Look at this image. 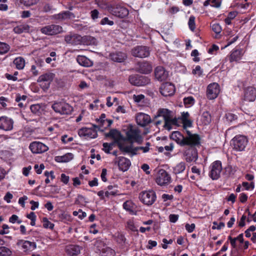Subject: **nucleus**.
Returning <instances> with one entry per match:
<instances>
[{
	"instance_id": "f257e3e1",
	"label": "nucleus",
	"mask_w": 256,
	"mask_h": 256,
	"mask_svg": "<svg viewBox=\"0 0 256 256\" xmlns=\"http://www.w3.org/2000/svg\"><path fill=\"white\" fill-rule=\"evenodd\" d=\"M248 142V138L246 136L238 134L231 140L230 145L234 151L242 152L245 150Z\"/></svg>"
},
{
	"instance_id": "f03ea898",
	"label": "nucleus",
	"mask_w": 256,
	"mask_h": 256,
	"mask_svg": "<svg viewBox=\"0 0 256 256\" xmlns=\"http://www.w3.org/2000/svg\"><path fill=\"white\" fill-rule=\"evenodd\" d=\"M126 139L131 143L136 142L140 144L142 142V137L140 130L136 126H130L126 133Z\"/></svg>"
},
{
	"instance_id": "7ed1b4c3",
	"label": "nucleus",
	"mask_w": 256,
	"mask_h": 256,
	"mask_svg": "<svg viewBox=\"0 0 256 256\" xmlns=\"http://www.w3.org/2000/svg\"><path fill=\"white\" fill-rule=\"evenodd\" d=\"M222 170V162L220 160H216L209 166L208 176L212 180H218L220 178Z\"/></svg>"
},
{
	"instance_id": "20e7f679",
	"label": "nucleus",
	"mask_w": 256,
	"mask_h": 256,
	"mask_svg": "<svg viewBox=\"0 0 256 256\" xmlns=\"http://www.w3.org/2000/svg\"><path fill=\"white\" fill-rule=\"evenodd\" d=\"M54 111L60 114H70L72 110V107L64 102H54L52 105Z\"/></svg>"
},
{
	"instance_id": "39448f33",
	"label": "nucleus",
	"mask_w": 256,
	"mask_h": 256,
	"mask_svg": "<svg viewBox=\"0 0 256 256\" xmlns=\"http://www.w3.org/2000/svg\"><path fill=\"white\" fill-rule=\"evenodd\" d=\"M171 181V177L168 172L164 169L158 170L156 178L158 184L160 186L168 185Z\"/></svg>"
},
{
	"instance_id": "423d86ee",
	"label": "nucleus",
	"mask_w": 256,
	"mask_h": 256,
	"mask_svg": "<svg viewBox=\"0 0 256 256\" xmlns=\"http://www.w3.org/2000/svg\"><path fill=\"white\" fill-rule=\"evenodd\" d=\"M139 198L144 204L150 206L155 202L156 194L153 190L144 191L140 194Z\"/></svg>"
},
{
	"instance_id": "0eeeda50",
	"label": "nucleus",
	"mask_w": 256,
	"mask_h": 256,
	"mask_svg": "<svg viewBox=\"0 0 256 256\" xmlns=\"http://www.w3.org/2000/svg\"><path fill=\"white\" fill-rule=\"evenodd\" d=\"M98 126L92 125V128H82L78 131V134L80 137L85 138H94L97 137L98 134L96 128H98Z\"/></svg>"
},
{
	"instance_id": "6e6552de",
	"label": "nucleus",
	"mask_w": 256,
	"mask_h": 256,
	"mask_svg": "<svg viewBox=\"0 0 256 256\" xmlns=\"http://www.w3.org/2000/svg\"><path fill=\"white\" fill-rule=\"evenodd\" d=\"M187 135L184 137L185 144L184 146H188L192 148L198 146L200 143V138L197 134H192L189 130H186Z\"/></svg>"
},
{
	"instance_id": "1a4fd4ad",
	"label": "nucleus",
	"mask_w": 256,
	"mask_h": 256,
	"mask_svg": "<svg viewBox=\"0 0 256 256\" xmlns=\"http://www.w3.org/2000/svg\"><path fill=\"white\" fill-rule=\"evenodd\" d=\"M55 78V74L52 72H46L40 76L38 82L42 83L41 86L44 90H47L50 88V84Z\"/></svg>"
},
{
	"instance_id": "9d476101",
	"label": "nucleus",
	"mask_w": 256,
	"mask_h": 256,
	"mask_svg": "<svg viewBox=\"0 0 256 256\" xmlns=\"http://www.w3.org/2000/svg\"><path fill=\"white\" fill-rule=\"evenodd\" d=\"M40 31L42 34L53 36L61 33L62 28L57 24H50L42 28Z\"/></svg>"
},
{
	"instance_id": "9b49d317",
	"label": "nucleus",
	"mask_w": 256,
	"mask_h": 256,
	"mask_svg": "<svg viewBox=\"0 0 256 256\" xmlns=\"http://www.w3.org/2000/svg\"><path fill=\"white\" fill-rule=\"evenodd\" d=\"M128 80L132 84L136 86H145L150 82V80L148 77L136 74L130 75Z\"/></svg>"
},
{
	"instance_id": "f8f14e48",
	"label": "nucleus",
	"mask_w": 256,
	"mask_h": 256,
	"mask_svg": "<svg viewBox=\"0 0 256 256\" xmlns=\"http://www.w3.org/2000/svg\"><path fill=\"white\" fill-rule=\"evenodd\" d=\"M220 92V88L218 84L213 82L208 85L206 89V97L210 100L216 98Z\"/></svg>"
},
{
	"instance_id": "ddd939ff",
	"label": "nucleus",
	"mask_w": 256,
	"mask_h": 256,
	"mask_svg": "<svg viewBox=\"0 0 256 256\" xmlns=\"http://www.w3.org/2000/svg\"><path fill=\"white\" fill-rule=\"evenodd\" d=\"M16 245L24 252H32L36 248V242L24 240H18L16 242Z\"/></svg>"
},
{
	"instance_id": "4468645a",
	"label": "nucleus",
	"mask_w": 256,
	"mask_h": 256,
	"mask_svg": "<svg viewBox=\"0 0 256 256\" xmlns=\"http://www.w3.org/2000/svg\"><path fill=\"white\" fill-rule=\"evenodd\" d=\"M132 54L135 57L144 58L149 56L150 50L149 48L146 46H139L132 50Z\"/></svg>"
},
{
	"instance_id": "2eb2a0df",
	"label": "nucleus",
	"mask_w": 256,
	"mask_h": 256,
	"mask_svg": "<svg viewBox=\"0 0 256 256\" xmlns=\"http://www.w3.org/2000/svg\"><path fill=\"white\" fill-rule=\"evenodd\" d=\"M29 148L33 154H41L46 152L48 148L40 142H33L30 144Z\"/></svg>"
},
{
	"instance_id": "dca6fc26",
	"label": "nucleus",
	"mask_w": 256,
	"mask_h": 256,
	"mask_svg": "<svg viewBox=\"0 0 256 256\" xmlns=\"http://www.w3.org/2000/svg\"><path fill=\"white\" fill-rule=\"evenodd\" d=\"M82 38L80 36L70 32L64 36V42L72 46L78 45L82 42Z\"/></svg>"
},
{
	"instance_id": "f3484780",
	"label": "nucleus",
	"mask_w": 256,
	"mask_h": 256,
	"mask_svg": "<svg viewBox=\"0 0 256 256\" xmlns=\"http://www.w3.org/2000/svg\"><path fill=\"white\" fill-rule=\"evenodd\" d=\"M14 120L8 116L0 117V129L5 131L12 130L14 128Z\"/></svg>"
},
{
	"instance_id": "a211bd4d",
	"label": "nucleus",
	"mask_w": 256,
	"mask_h": 256,
	"mask_svg": "<svg viewBox=\"0 0 256 256\" xmlns=\"http://www.w3.org/2000/svg\"><path fill=\"white\" fill-rule=\"evenodd\" d=\"M161 94L164 96H170L174 94L175 92L174 86L170 82L162 84L160 88Z\"/></svg>"
},
{
	"instance_id": "6ab92c4d",
	"label": "nucleus",
	"mask_w": 256,
	"mask_h": 256,
	"mask_svg": "<svg viewBox=\"0 0 256 256\" xmlns=\"http://www.w3.org/2000/svg\"><path fill=\"white\" fill-rule=\"evenodd\" d=\"M115 164H118L119 169L123 172L126 171L131 165L130 160L123 156L116 158L114 160Z\"/></svg>"
},
{
	"instance_id": "aec40b11",
	"label": "nucleus",
	"mask_w": 256,
	"mask_h": 256,
	"mask_svg": "<svg viewBox=\"0 0 256 256\" xmlns=\"http://www.w3.org/2000/svg\"><path fill=\"white\" fill-rule=\"evenodd\" d=\"M136 122L138 125L145 126L150 122L151 118L149 115L140 112L136 116Z\"/></svg>"
},
{
	"instance_id": "412c9836",
	"label": "nucleus",
	"mask_w": 256,
	"mask_h": 256,
	"mask_svg": "<svg viewBox=\"0 0 256 256\" xmlns=\"http://www.w3.org/2000/svg\"><path fill=\"white\" fill-rule=\"evenodd\" d=\"M118 146L119 149L124 153H130L132 155H134V148H132V143L128 144L123 140L118 141Z\"/></svg>"
},
{
	"instance_id": "4be33fe9",
	"label": "nucleus",
	"mask_w": 256,
	"mask_h": 256,
	"mask_svg": "<svg viewBox=\"0 0 256 256\" xmlns=\"http://www.w3.org/2000/svg\"><path fill=\"white\" fill-rule=\"evenodd\" d=\"M112 12L115 16L122 18L126 16L129 13L126 8L120 5H116L114 6L112 8Z\"/></svg>"
},
{
	"instance_id": "5701e85b",
	"label": "nucleus",
	"mask_w": 256,
	"mask_h": 256,
	"mask_svg": "<svg viewBox=\"0 0 256 256\" xmlns=\"http://www.w3.org/2000/svg\"><path fill=\"white\" fill-rule=\"evenodd\" d=\"M152 65L147 62H140L137 64L136 69V70L142 74H148L152 70Z\"/></svg>"
},
{
	"instance_id": "b1692460",
	"label": "nucleus",
	"mask_w": 256,
	"mask_h": 256,
	"mask_svg": "<svg viewBox=\"0 0 256 256\" xmlns=\"http://www.w3.org/2000/svg\"><path fill=\"white\" fill-rule=\"evenodd\" d=\"M154 76L159 81L165 80L168 76V72L162 66H158L154 70Z\"/></svg>"
},
{
	"instance_id": "393cba45",
	"label": "nucleus",
	"mask_w": 256,
	"mask_h": 256,
	"mask_svg": "<svg viewBox=\"0 0 256 256\" xmlns=\"http://www.w3.org/2000/svg\"><path fill=\"white\" fill-rule=\"evenodd\" d=\"M184 155L186 161L188 162L196 161L198 157L196 150L192 148L186 151Z\"/></svg>"
},
{
	"instance_id": "a878e982",
	"label": "nucleus",
	"mask_w": 256,
	"mask_h": 256,
	"mask_svg": "<svg viewBox=\"0 0 256 256\" xmlns=\"http://www.w3.org/2000/svg\"><path fill=\"white\" fill-rule=\"evenodd\" d=\"M184 137L180 132L174 131L172 132L170 138L172 140L176 142L180 146H184L186 143L184 142Z\"/></svg>"
},
{
	"instance_id": "bb28decb",
	"label": "nucleus",
	"mask_w": 256,
	"mask_h": 256,
	"mask_svg": "<svg viewBox=\"0 0 256 256\" xmlns=\"http://www.w3.org/2000/svg\"><path fill=\"white\" fill-rule=\"evenodd\" d=\"M172 112L167 108H159L156 112V114L155 116V118H156L158 117H162L164 121H168V119L170 118L172 116Z\"/></svg>"
},
{
	"instance_id": "cd10ccee",
	"label": "nucleus",
	"mask_w": 256,
	"mask_h": 256,
	"mask_svg": "<svg viewBox=\"0 0 256 256\" xmlns=\"http://www.w3.org/2000/svg\"><path fill=\"white\" fill-rule=\"evenodd\" d=\"M256 98V90L253 87H248L245 92L244 99L246 100L253 102Z\"/></svg>"
},
{
	"instance_id": "c85d7f7f",
	"label": "nucleus",
	"mask_w": 256,
	"mask_h": 256,
	"mask_svg": "<svg viewBox=\"0 0 256 256\" xmlns=\"http://www.w3.org/2000/svg\"><path fill=\"white\" fill-rule=\"evenodd\" d=\"M111 60L115 62H122L127 58L126 54L122 52H116L110 54Z\"/></svg>"
},
{
	"instance_id": "c756f323",
	"label": "nucleus",
	"mask_w": 256,
	"mask_h": 256,
	"mask_svg": "<svg viewBox=\"0 0 256 256\" xmlns=\"http://www.w3.org/2000/svg\"><path fill=\"white\" fill-rule=\"evenodd\" d=\"M124 208L131 214H136V206L131 200H126L123 204Z\"/></svg>"
},
{
	"instance_id": "7c9ffc66",
	"label": "nucleus",
	"mask_w": 256,
	"mask_h": 256,
	"mask_svg": "<svg viewBox=\"0 0 256 256\" xmlns=\"http://www.w3.org/2000/svg\"><path fill=\"white\" fill-rule=\"evenodd\" d=\"M66 252L70 256H76L80 253V248L78 246L69 245L66 246Z\"/></svg>"
},
{
	"instance_id": "2f4dec72",
	"label": "nucleus",
	"mask_w": 256,
	"mask_h": 256,
	"mask_svg": "<svg viewBox=\"0 0 256 256\" xmlns=\"http://www.w3.org/2000/svg\"><path fill=\"white\" fill-rule=\"evenodd\" d=\"M178 125V119L176 118H173L172 116L168 119V121L165 120L164 125V128L168 130L172 129L173 126Z\"/></svg>"
},
{
	"instance_id": "473e14b6",
	"label": "nucleus",
	"mask_w": 256,
	"mask_h": 256,
	"mask_svg": "<svg viewBox=\"0 0 256 256\" xmlns=\"http://www.w3.org/2000/svg\"><path fill=\"white\" fill-rule=\"evenodd\" d=\"M56 18L60 20L72 19L75 18L74 14L70 11L62 12L56 15Z\"/></svg>"
},
{
	"instance_id": "72a5a7b5",
	"label": "nucleus",
	"mask_w": 256,
	"mask_h": 256,
	"mask_svg": "<svg viewBox=\"0 0 256 256\" xmlns=\"http://www.w3.org/2000/svg\"><path fill=\"white\" fill-rule=\"evenodd\" d=\"M76 60L80 65L86 67H89L93 64L92 61L83 56H78L77 57Z\"/></svg>"
},
{
	"instance_id": "f704fd0d",
	"label": "nucleus",
	"mask_w": 256,
	"mask_h": 256,
	"mask_svg": "<svg viewBox=\"0 0 256 256\" xmlns=\"http://www.w3.org/2000/svg\"><path fill=\"white\" fill-rule=\"evenodd\" d=\"M106 117V116L104 114H102L100 115V118L98 120V122H99V126L98 127L100 126V128H106L110 126L112 123V120L105 119Z\"/></svg>"
},
{
	"instance_id": "c9c22d12",
	"label": "nucleus",
	"mask_w": 256,
	"mask_h": 256,
	"mask_svg": "<svg viewBox=\"0 0 256 256\" xmlns=\"http://www.w3.org/2000/svg\"><path fill=\"white\" fill-rule=\"evenodd\" d=\"M242 54V50H235L230 54V62H237L240 60Z\"/></svg>"
},
{
	"instance_id": "e433bc0d",
	"label": "nucleus",
	"mask_w": 256,
	"mask_h": 256,
	"mask_svg": "<svg viewBox=\"0 0 256 256\" xmlns=\"http://www.w3.org/2000/svg\"><path fill=\"white\" fill-rule=\"evenodd\" d=\"M30 26L27 24H22L14 28V32L18 34L23 32H28L30 30Z\"/></svg>"
},
{
	"instance_id": "4c0bfd02",
	"label": "nucleus",
	"mask_w": 256,
	"mask_h": 256,
	"mask_svg": "<svg viewBox=\"0 0 256 256\" xmlns=\"http://www.w3.org/2000/svg\"><path fill=\"white\" fill-rule=\"evenodd\" d=\"M186 169V164L184 162H181L177 164L173 168V173L175 174H178L183 172Z\"/></svg>"
},
{
	"instance_id": "58836bf2",
	"label": "nucleus",
	"mask_w": 256,
	"mask_h": 256,
	"mask_svg": "<svg viewBox=\"0 0 256 256\" xmlns=\"http://www.w3.org/2000/svg\"><path fill=\"white\" fill-rule=\"evenodd\" d=\"M14 64L18 70H22L25 66V60L22 57L16 58L13 61Z\"/></svg>"
},
{
	"instance_id": "ea45409f",
	"label": "nucleus",
	"mask_w": 256,
	"mask_h": 256,
	"mask_svg": "<svg viewBox=\"0 0 256 256\" xmlns=\"http://www.w3.org/2000/svg\"><path fill=\"white\" fill-rule=\"evenodd\" d=\"M108 136L115 139L117 144L118 140H122V135L120 132L116 130H110L108 134Z\"/></svg>"
},
{
	"instance_id": "a19ab883",
	"label": "nucleus",
	"mask_w": 256,
	"mask_h": 256,
	"mask_svg": "<svg viewBox=\"0 0 256 256\" xmlns=\"http://www.w3.org/2000/svg\"><path fill=\"white\" fill-rule=\"evenodd\" d=\"M102 256H114L115 252L109 247L103 248L100 251Z\"/></svg>"
},
{
	"instance_id": "79ce46f5",
	"label": "nucleus",
	"mask_w": 256,
	"mask_h": 256,
	"mask_svg": "<svg viewBox=\"0 0 256 256\" xmlns=\"http://www.w3.org/2000/svg\"><path fill=\"white\" fill-rule=\"evenodd\" d=\"M202 120L204 124H209L211 121V116L208 112H204L202 116Z\"/></svg>"
},
{
	"instance_id": "37998d69",
	"label": "nucleus",
	"mask_w": 256,
	"mask_h": 256,
	"mask_svg": "<svg viewBox=\"0 0 256 256\" xmlns=\"http://www.w3.org/2000/svg\"><path fill=\"white\" fill-rule=\"evenodd\" d=\"M10 46L5 42H0V54H3L7 53L10 50Z\"/></svg>"
},
{
	"instance_id": "c03bdc74",
	"label": "nucleus",
	"mask_w": 256,
	"mask_h": 256,
	"mask_svg": "<svg viewBox=\"0 0 256 256\" xmlns=\"http://www.w3.org/2000/svg\"><path fill=\"white\" fill-rule=\"evenodd\" d=\"M43 226L46 228H49L52 230L54 227V224L50 222L46 218H42Z\"/></svg>"
},
{
	"instance_id": "a18cd8bd",
	"label": "nucleus",
	"mask_w": 256,
	"mask_h": 256,
	"mask_svg": "<svg viewBox=\"0 0 256 256\" xmlns=\"http://www.w3.org/2000/svg\"><path fill=\"white\" fill-rule=\"evenodd\" d=\"M188 25L190 29L194 32L196 28V24H195V17L194 16H191L188 20Z\"/></svg>"
},
{
	"instance_id": "49530a36",
	"label": "nucleus",
	"mask_w": 256,
	"mask_h": 256,
	"mask_svg": "<svg viewBox=\"0 0 256 256\" xmlns=\"http://www.w3.org/2000/svg\"><path fill=\"white\" fill-rule=\"evenodd\" d=\"M20 2L25 6H30L36 4L38 0H20Z\"/></svg>"
},
{
	"instance_id": "de8ad7c7",
	"label": "nucleus",
	"mask_w": 256,
	"mask_h": 256,
	"mask_svg": "<svg viewBox=\"0 0 256 256\" xmlns=\"http://www.w3.org/2000/svg\"><path fill=\"white\" fill-rule=\"evenodd\" d=\"M32 112L36 114H38L40 113L41 106L38 104H32L30 106Z\"/></svg>"
},
{
	"instance_id": "09e8293b",
	"label": "nucleus",
	"mask_w": 256,
	"mask_h": 256,
	"mask_svg": "<svg viewBox=\"0 0 256 256\" xmlns=\"http://www.w3.org/2000/svg\"><path fill=\"white\" fill-rule=\"evenodd\" d=\"M150 143L149 142H148L146 144V146H138V147L135 148H134V152H135L134 154H136L137 151L139 150H142L143 152L144 153L148 152L150 150L149 147H150Z\"/></svg>"
},
{
	"instance_id": "8fccbe9b",
	"label": "nucleus",
	"mask_w": 256,
	"mask_h": 256,
	"mask_svg": "<svg viewBox=\"0 0 256 256\" xmlns=\"http://www.w3.org/2000/svg\"><path fill=\"white\" fill-rule=\"evenodd\" d=\"M11 252L8 248L4 246L0 247V256H8L10 254Z\"/></svg>"
},
{
	"instance_id": "3c124183",
	"label": "nucleus",
	"mask_w": 256,
	"mask_h": 256,
	"mask_svg": "<svg viewBox=\"0 0 256 256\" xmlns=\"http://www.w3.org/2000/svg\"><path fill=\"white\" fill-rule=\"evenodd\" d=\"M74 158V155L72 153H68L61 157L62 162H68L72 160Z\"/></svg>"
},
{
	"instance_id": "603ef678",
	"label": "nucleus",
	"mask_w": 256,
	"mask_h": 256,
	"mask_svg": "<svg viewBox=\"0 0 256 256\" xmlns=\"http://www.w3.org/2000/svg\"><path fill=\"white\" fill-rule=\"evenodd\" d=\"M112 144H108L107 142H104L103 144V148L102 150L106 153L109 154L110 150H112Z\"/></svg>"
},
{
	"instance_id": "864d4df0",
	"label": "nucleus",
	"mask_w": 256,
	"mask_h": 256,
	"mask_svg": "<svg viewBox=\"0 0 256 256\" xmlns=\"http://www.w3.org/2000/svg\"><path fill=\"white\" fill-rule=\"evenodd\" d=\"M194 102V100L192 96H188L184 99V102L185 105L188 106L193 104Z\"/></svg>"
},
{
	"instance_id": "5fc2aeb1",
	"label": "nucleus",
	"mask_w": 256,
	"mask_h": 256,
	"mask_svg": "<svg viewBox=\"0 0 256 256\" xmlns=\"http://www.w3.org/2000/svg\"><path fill=\"white\" fill-rule=\"evenodd\" d=\"M192 74L196 75L197 76H201L202 74V70L200 66H196V68L192 70Z\"/></svg>"
},
{
	"instance_id": "6e6d98bb",
	"label": "nucleus",
	"mask_w": 256,
	"mask_h": 256,
	"mask_svg": "<svg viewBox=\"0 0 256 256\" xmlns=\"http://www.w3.org/2000/svg\"><path fill=\"white\" fill-rule=\"evenodd\" d=\"M211 26L212 30L216 34H220L222 31V28L218 24H214Z\"/></svg>"
},
{
	"instance_id": "4d7b16f0",
	"label": "nucleus",
	"mask_w": 256,
	"mask_h": 256,
	"mask_svg": "<svg viewBox=\"0 0 256 256\" xmlns=\"http://www.w3.org/2000/svg\"><path fill=\"white\" fill-rule=\"evenodd\" d=\"M126 228H128V229L134 232V231L136 230L133 220H128L126 222Z\"/></svg>"
},
{
	"instance_id": "13d9d810",
	"label": "nucleus",
	"mask_w": 256,
	"mask_h": 256,
	"mask_svg": "<svg viewBox=\"0 0 256 256\" xmlns=\"http://www.w3.org/2000/svg\"><path fill=\"white\" fill-rule=\"evenodd\" d=\"M114 24V22L112 20H110L108 18L106 17L102 18L100 22V24L102 25L108 24L110 26H112Z\"/></svg>"
},
{
	"instance_id": "bf43d9fd",
	"label": "nucleus",
	"mask_w": 256,
	"mask_h": 256,
	"mask_svg": "<svg viewBox=\"0 0 256 256\" xmlns=\"http://www.w3.org/2000/svg\"><path fill=\"white\" fill-rule=\"evenodd\" d=\"M9 222H12V224H14L15 222H17L18 224H20L22 222V220H18V217L16 215V214H12L9 219Z\"/></svg>"
},
{
	"instance_id": "052dcab7",
	"label": "nucleus",
	"mask_w": 256,
	"mask_h": 256,
	"mask_svg": "<svg viewBox=\"0 0 256 256\" xmlns=\"http://www.w3.org/2000/svg\"><path fill=\"white\" fill-rule=\"evenodd\" d=\"M144 98V94H140L138 95L133 96V99L135 102L138 103L140 102H142Z\"/></svg>"
},
{
	"instance_id": "680f3d73",
	"label": "nucleus",
	"mask_w": 256,
	"mask_h": 256,
	"mask_svg": "<svg viewBox=\"0 0 256 256\" xmlns=\"http://www.w3.org/2000/svg\"><path fill=\"white\" fill-rule=\"evenodd\" d=\"M226 118L229 122H232L237 118V116L234 114L228 112L226 114Z\"/></svg>"
},
{
	"instance_id": "e2e57ef3",
	"label": "nucleus",
	"mask_w": 256,
	"mask_h": 256,
	"mask_svg": "<svg viewBox=\"0 0 256 256\" xmlns=\"http://www.w3.org/2000/svg\"><path fill=\"white\" fill-rule=\"evenodd\" d=\"M34 168L38 174H40L42 172V170L44 168V166L43 164H40V166L36 164L34 165Z\"/></svg>"
},
{
	"instance_id": "0e129e2a",
	"label": "nucleus",
	"mask_w": 256,
	"mask_h": 256,
	"mask_svg": "<svg viewBox=\"0 0 256 256\" xmlns=\"http://www.w3.org/2000/svg\"><path fill=\"white\" fill-rule=\"evenodd\" d=\"M2 230L0 231V234L4 235L9 233V226L6 224H4L2 226Z\"/></svg>"
},
{
	"instance_id": "69168bd1",
	"label": "nucleus",
	"mask_w": 256,
	"mask_h": 256,
	"mask_svg": "<svg viewBox=\"0 0 256 256\" xmlns=\"http://www.w3.org/2000/svg\"><path fill=\"white\" fill-rule=\"evenodd\" d=\"M99 12L97 10H94L90 12V16L93 20H96L98 18Z\"/></svg>"
},
{
	"instance_id": "338daca9",
	"label": "nucleus",
	"mask_w": 256,
	"mask_h": 256,
	"mask_svg": "<svg viewBox=\"0 0 256 256\" xmlns=\"http://www.w3.org/2000/svg\"><path fill=\"white\" fill-rule=\"evenodd\" d=\"M195 226L194 224H186V229L188 232H192L194 230Z\"/></svg>"
},
{
	"instance_id": "774afa93",
	"label": "nucleus",
	"mask_w": 256,
	"mask_h": 256,
	"mask_svg": "<svg viewBox=\"0 0 256 256\" xmlns=\"http://www.w3.org/2000/svg\"><path fill=\"white\" fill-rule=\"evenodd\" d=\"M178 217L179 216L178 214H170L169 216L170 221L172 222H176L178 220Z\"/></svg>"
}]
</instances>
